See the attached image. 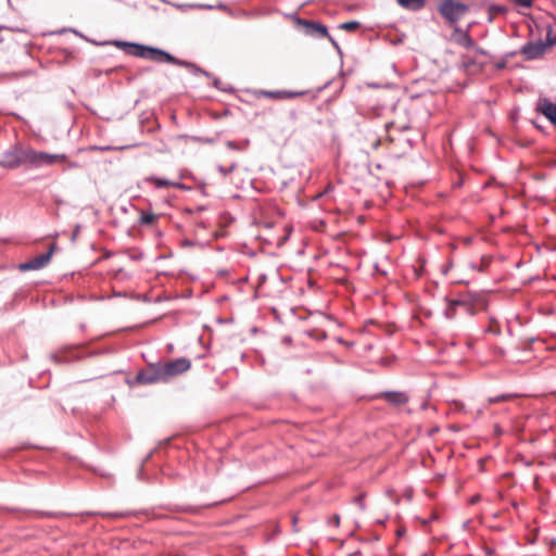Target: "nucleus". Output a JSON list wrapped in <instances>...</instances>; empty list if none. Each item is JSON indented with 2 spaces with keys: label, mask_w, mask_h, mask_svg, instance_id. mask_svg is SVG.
<instances>
[{
  "label": "nucleus",
  "mask_w": 556,
  "mask_h": 556,
  "mask_svg": "<svg viewBox=\"0 0 556 556\" xmlns=\"http://www.w3.org/2000/svg\"><path fill=\"white\" fill-rule=\"evenodd\" d=\"M377 397L383 399L390 405L395 407L405 405L409 400L408 395L402 391H384L381 392Z\"/></svg>",
  "instance_id": "1a4fd4ad"
},
{
  "label": "nucleus",
  "mask_w": 556,
  "mask_h": 556,
  "mask_svg": "<svg viewBox=\"0 0 556 556\" xmlns=\"http://www.w3.org/2000/svg\"><path fill=\"white\" fill-rule=\"evenodd\" d=\"M516 51H511V52H508L505 56L506 58H511V56H515L516 55Z\"/></svg>",
  "instance_id": "c9c22d12"
},
{
  "label": "nucleus",
  "mask_w": 556,
  "mask_h": 556,
  "mask_svg": "<svg viewBox=\"0 0 556 556\" xmlns=\"http://www.w3.org/2000/svg\"><path fill=\"white\" fill-rule=\"evenodd\" d=\"M479 296L472 293L459 294L457 298L458 309L464 313L472 316L476 314L475 304L478 301Z\"/></svg>",
  "instance_id": "6e6552de"
},
{
  "label": "nucleus",
  "mask_w": 556,
  "mask_h": 556,
  "mask_svg": "<svg viewBox=\"0 0 556 556\" xmlns=\"http://www.w3.org/2000/svg\"><path fill=\"white\" fill-rule=\"evenodd\" d=\"M16 159L9 164V169H15L21 166H29L34 168L35 163V149L25 148L22 144H14Z\"/></svg>",
  "instance_id": "39448f33"
},
{
  "label": "nucleus",
  "mask_w": 556,
  "mask_h": 556,
  "mask_svg": "<svg viewBox=\"0 0 556 556\" xmlns=\"http://www.w3.org/2000/svg\"><path fill=\"white\" fill-rule=\"evenodd\" d=\"M358 26H359V23L357 21H349V22L340 24L339 28L348 30V31H353L356 28H358Z\"/></svg>",
  "instance_id": "4be33fe9"
},
{
  "label": "nucleus",
  "mask_w": 556,
  "mask_h": 556,
  "mask_svg": "<svg viewBox=\"0 0 556 556\" xmlns=\"http://www.w3.org/2000/svg\"><path fill=\"white\" fill-rule=\"evenodd\" d=\"M546 40H547L548 48H549L551 46L556 45V36H554V37H553V36H551V29L548 30V34H547V38H546Z\"/></svg>",
  "instance_id": "c756f323"
},
{
  "label": "nucleus",
  "mask_w": 556,
  "mask_h": 556,
  "mask_svg": "<svg viewBox=\"0 0 556 556\" xmlns=\"http://www.w3.org/2000/svg\"><path fill=\"white\" fill-rule=\"evenodd\" d=\"M80 231V225H76L74 231H73V237H72V240L74 241L76 239V237L78 236Z\"/></svg>",
  "instance_id": "473e14b6"
},
{
  "label": "nucleus",
  "mask_w": 556,
  "mask_h": 556,
  "mask_svg": "<svg viewBox=\"0 0 556 556\" xmlns=\"http://www.w3.org/2000/svg\"><path fill=\"white\" fill-rule=\"evenodd\" d=\"M33 515L36 518H60L63 514L48 510H35Z\"/></svg>",
  "instance_id": "aec40b11"
},
{
  "label": "nucleus",
  "mask_w": 556,
  "mask_h": 556,
  "mask_svg": "<svg viewBox=\"0 0 556 556\" xmlns=\"http://www.w3.org/2000/svg\"><path fill=\"white\" fill-rule=\"evenodd\" d=\"M296 523H298V517L293 516L292 517V527H293L294 532H299V529L296 528Z\"/></svg>",
  "instance_id": "72a5a7b5"
},
{
  "label": "nucleus",
  "mask_w": 556,
  "mask_h": 556,
  "mask_svg": "<svg viewBox=\"0 0 556 556\" xmlns=\"http://www.w3.org/2000/svg\"><path fill=\"white\" fill-rule=\"evenodd\" d=\"M536 110L556 127V103H553L547 99H540Z\"/></svg>",
  "instance_id": "f8f14e48"
},
{
  "label": "nucleus",
  "mask_w": 556,
  "mask_h": 556,
  "mask_svg": "<svg viewBox=\"0 0 556 556\" xmlns=\"http://www.w3.org/2000/svg\"><path fill=\"white\" fill-rule=\"evenodd\" d=\"M547 48V40L529 41L521 47L520 53L527 61H533L542 58L546 52Z\"/></svg>",
  "instance_id": "423d86ee"
},
{
  "label": "nucleus",
  "mask_w": 556,
  "mask_h": 556,
  "mask_svg": "<svg viewBox=\"0 0 556 556\" xmlns=\"http://www.w3.org/2000/svg\"><path fill=\"white\" fill-rule=\"evenodd\" d=\"M68 168H78L80 165L77 162H68Z\"/></svg>",
  "instance_id": "f704fd0d"
},
{
  "label": "nucleus",
  "mask_w": 556,
  "mask_h": 556,
  "mask_svg": "<svg viewBox=\"0 0 556 556\" xmlns=\"http://www.w3.org/2000/svg\"><path fill=\"white\" fill-rule=\"evenodd\" d=\"M113 149L114 148L111 146H92V147H90V150H93V151H110Z\"/></svg>",
  "instance_id": "a878e982"
},
{
  "label": "nucleus",
  "mask_w": 556,
  "mask_h": 556,
  "mask_svg": "<svg viewBox=\"0 0 556 556\" xmlns=\"http://www.w3.org/2000/svg\"><path fill=\"white\" fill-rule=\"evenodd\" d=\"M54 248H55V245L52 244L46 253H42L36 257H33L31 260H29L25 263L20 264V269L23 271H26V270H38V269L45 267L49 263V261L54 252Z\"/></svg>",
  "instance_id": "0eeeda50"
},
{
  "label": "nucleus",
  "mask_w": 556,
  "mask_h": 556,
  "mask_svg": "<svg viewBox=\"0 0 556 556\" xmlns=\"http://www.w3.org/2000/svg\"><path fill=\"white\" fill-rule=\"evenodd\" d=\"M163 374L166 382L170 379L188 371L191 368V362L187 357H178L168 362H162Z\"/></svg>",
  "instance_id": "20e7f679"
},
{
  "label": "nucleus",
  "mask_w": 556,
  "mask_h": 556,
  "mask_svg": "<svg viewBox=\"0 0 556 556\" xmlns=\"http://www.w3.org/2000/svg\"><path fill=\"white\" fill-rule=\"evenodd\" d=\"M507 65L506 58L495 63L496 70H504Z\"/></svg>",
  "instance_id": "7c9ffc66"
},
{
  "label": "nucleus",
  "mask_w": 556,
  "mask_h": 556,
  "mask_svg": "<svg viewBox=\"0 0 556 556\" xmlns=\"http://www.w3.org/2000/svg\"><path fill=\"white\" fill-rule=\"evenodd\" d=\"M397 3L406 9V10H409V11H414V12H417V11H420L421 9L425 8L426 5V0H396Z\"/></svg>",
  "instance_id": "2eb2a0df"
},
{
  "label": "nucleus",
  "mask_w": 556,
  "mask_h": 556,
  "mask_svg": "<svg viewBox=\"0 0 556 556\" xmlns=\"http://www.w3.org/2000/svg\"><path fill=\"white\" fill-rule=\"evenodd\" d=\"M454 37L455 41L463 48L471 49L476 45L468 30H464L460 27L454 28Z\"/></svg>",
  "instance_id": "ddd939ff"
},
{
  "label": "nucleus",
  "mask_w": 556,
  "mask_h": 556,
  "mask_svg": "<svg viewBox=\"0 0 556 556\" xmlns=\"http://www.w3.org/2000/svg\"><path fill=\"white\" fill-rule=\"evenodd\" d=\"M55 164L54 153H48L45 151H35V163L34 168H40L43 166H51Z\"/></svg>",
  "instance_id": "4468645a"
},
{
  "label": "nucleus",
  "mask_w": 556,
  "mask_h": 556,
  "mask_svg": "<svg viewBox=\"0 0 556 556\" xmlns=\"http://www.w3.org/2000/svg\"><path fill=\"white\" fill-rule=\"evenodd\" d=\"M326 37L330 40V42L334 47V49L338 52H341V48H340L339 43L337 42V40L332 36H330V34H328V36H326Z\"/></svg>",
  "instance_id": "cd10ccee"
},
{
  "label": "nucleus",
  "mask_w": 556,
  "mask_h": 556,
  "mask_svg": "<svg viewBox=\"0 0 556 556\" xmlns=\"http://www.w3.org/2000/svg\"><path fill=\"white\" fill-rule=\"evenodd\" d=\"M516 396L517 395L514 393H503V394H500L496 396L489 397V403L493 404V403L509 401V400L515 399Z\"/></svg>",
  "instance_id": "412c9836"
},
{
  "label": "nucleus",
  "mask_w": 556,
  "mask_h": 556,
  "mask_svg": "<svg viewBox=\"0 0 556 556\" xmlns=\"http://www.w3.org/2000/svg\"><path fill=\"white\" fill-rule=\"evenodd\" d=\"M54 156H55V163L67 161V155L64 153H54Z\"/></svg>",
  "instance_id": "c85d7f7f"
},
{
  "label": "nucleus",
  "mask_w": 556,
  "mask_h": 556,
  "mask_svg": "<svg viewBox=\"0 0 556 556\" xmlns=\"http://www.w3.org/2000/svg\"><path fill=\"white\" fill-rule=\"evenodd\" d=\"M237 168V163L233 162L229 167H225L223 165H217V170L224 176H228Z\"/></svg>",
  "instance_id": "5701e85b"
},
{
  "label": "nucleus",
  "mask_w": 556,
  "mask_h": 556,
  "mask_svg": "<svg viewBox=\"0 0 556 556\" xmlns=\"http://www.w3.org/2000/svg\"><path fill=\"white\" fill-rule=\"evenodd\" d=\"M298 23L304 26L305 34L307 35H317L319 37H326L329 34L327 26L321 23L302 18H298Z\"/></svg>",
  "instance_id": "9d476101"
},
{
  "label": "nucleus",
  "mask_w": 556,
  "mask_h": 556,
  "mask_svg": "<svg viewBox=\"0 0 556 556\" xmlns=\"http://www.w3.org/2000/svg\"><path fill=\"white\" fill-rule=\"evenodd\" d=\"M16 159L15 148L12 146L9 150L4 151L2 159L0 160V166L9 169V164L14 162Z\"/></svg>",
  "instance_id": "a211bd4d"
},
{
  "label": "nucleus",
  "mask_w": 556,
  "mask_h": 556,
  "mask_svg": "<svg viewBox=\"0 0 556 556\" xmlns=\"http://www.w3.org/2000/svg\"><path fill=\"white\" fill-rule=\"evenodd\" d=\"M157 216L152 212H141L139 223L140 225H150L155 222Z\"/></svg>",
  "instance_id": "6ab92c4d"
},
{
  "label": "nucleus",
  "mask_w": 556,
  "mask_h": 556,
  "mask_svg": "<svg viewBox=\"0 0 556 556\" xmlns=\"http://www.w3.org/2000/svg\"><path fill=\"white\" fill-rule=\"evenodd\" d=\"M445 301L447 302V305L444 309V316L447 318V319H453L456 317L457 313H458V304L457 303V299H454V300H448V299H445Z\"/></svg>",
  "instance_id": "f3484780"
},
{
  "label": "nucleus",
  "mask_w": 556,
  "mask_h": 556,
  "mask_svg": "<svg viewBox=\"0 0 556 556\" xmlns=\"http://www.w3.org/2000/svg\"><path fill=\"white\" fill-rule=\"evenodd\" d=\"M331 522H333V525L336 527H339L340 525V516L339 515H334L331 519H330Z\"/></svg>",
  "instance_id": "2f4dec72"
},
{
  "label": "nucleus",
  "mask_w": 556,
  "mask_h": 556,
  "mask_svg": "<svg viewBox=\"0 0 556 556\" xmlns=\"http://www.w3.org/2000/svg\"><path fill=\"white\" fill-rule=\"evenodd\" d=\"M516 4L523 7V8H530L532 5V0H513Z\"/></svg>",
  "instance_id": "bb28decb"
},
{
  "label": "nucleus",
  "mask_w": 556,
  "mask_h": 556,
  "mask_svg": "<svg viewBox=\"0 0 556 556\" xmlns=\"http://www.w3.org/2000/svg\"><path fill=\"white\" fill-rule=\"evenodd\" d=\"M353 503L359 507L361 510H365V494L362 493L353 498Z\"/></svg>",
  "instance_id": "b1692460"
},
{
  "label": "nucleus",
  "mask_w": 556,
  "mask_h": 556,
  "mask_svg": "<svg viewBox=\"0 0 556 556\" xmlns=\"http://www.w3.org/2000/svg\"><path fill=\"white\" fill-rule=\"evenodd\" d=\"M227 144H228V147H229V148H231V149H237L236 143H233V142H231V141H229Z\"/></svg>",
  "instance_id": "e433bc0d"
},
{
  "label": "nucleus",
  "mask_w": 556,
  "mask_h": 556,
  "mask_svg": "<svg viewBox=\"0 0 556 556\" xmlns=\"http://www.w3.org/2000/svg\"><path fill=\"white\" fill-rule=\"evenodd\" d=\"M136 381L141 384H154L159 382H166L162 362L149 364L146 368L141 369L137 376Z\"/></svg>",
  "instance_id": "7ed1b4c3"
},
{
  "label": "nucleus",
  "mask_w": 556,
  "mask_h": 556,
  "mask_svg": "<svg viewBox=\"0 0 556 556\" xmlns=\"http://www.w3.org/2000/svg\"><path fill=\"white\" fill-rule=\"evenodd\" d=\"M469 10V7L455 0H442L438 7L440 14L451 25L456 24Z\"/></svg>",
  "instance_id": "f03ea898"
},
{
  "label": "nucleus",
  "mask_w": 556,
  "mask_h": 556,
  "mask_svg": "<svg viewBox=\"0 0 556 556\" xmlns=\"http://www.w3.org/2000/svg\"><path fill=\"white\" fill-rule=\"evenodd\" d=\"M146 180L150 181V182H153L155 185V187L159 188V189H163V188H167V187L184 188V186L180 185V184L172 182L168 179L159 178V177H155V176L147 177Z\"/></svg>",
  "instance_id": "dca6fc26"
},
{
  "label": "nucleus",
  "mask_w": 556,
  "mask_h": 556,
  "mask_svg": "<svg viewBox=\"0 0 556 556\" xmlns=\"http://www.w3.org/2000/svg\"><path fill=\"white\" fill-rule=\"evenodd\" d=\"M114 45L117 48L124 49L126 53L132 56L142 58L147 60H152L159 63H170L174 65H178L185 68L190 70L194 75L197 74H203L205 76L208 75V73L202 68H200L197 64L180 60L170 53H168L165 50H162L160 48H154L150 46H144L141 43H135V42H128V41H115Z\"/></svg>",
  "instance_id": "f257e3e1"
},
{
  "label": "nucleus",
  "mask_w": 556,
  "mask_h": 556,
  "mask_svg": "<svg viewBox=\"0 0 556 556\" xmlns=\"http://www.w3.org/2000/svg\"><path fill=\"white\" fill-rule=\"evenodd\" d=\"M258 93L268 99L281 100V99H293V98L304 96L306 93V91L261 90Z\"/></svg>",
  "instance_id": "9b49d317"
},
{
  "label": "nucleus",
  "mask_w": 556,
  "mask_h": 556,
  "mask_svg": "<svg viewBox=\"0 0 556 556\" xmlns=\"http://www.w3.org/2000/svg\"><path fill=\"white\" fill-rule=\"evenodd\" d=\"M89 515H101V516H104V517H111V518H121V517H124L125 514L123 513H106V514H101V513H89Z\"/></svg>",
  "instance_id": "393cba45"
},
{
  "label": "nucleus",
  "mask_w": 556,
  "mask_h": 556,
  "mask_svg": "<svg viewBox=\"0 0 556 556\" xmlns=\"http://www.w3.org/2000/svg\"><path fill=\"white\" fill-rule=\"evenodd\" d=\"M493 9H494L495 11H497V12H503V9H502V8H500V7H498V8L493 7Z\"/></svg>",
  "instance_id": "4c0bfd02"
}]
</instances>
